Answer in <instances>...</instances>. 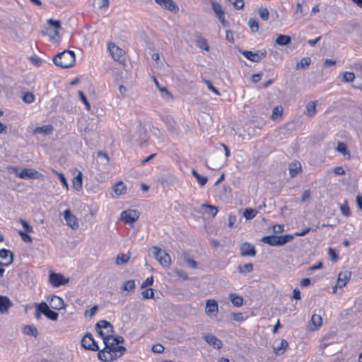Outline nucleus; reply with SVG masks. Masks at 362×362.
Returning a JSON list of instances; mask_svg holds the SVG:
<instances>
[{
    "instance_id": "nucleus-57",
    "label": "nucleus",
    "mask_w": 362,
    "mask_h": 362,
    "mask_svg": "<svg viewBox=\"0 0 362 362\" xmlns=\"http://www.w3.org/2000/svg\"><path fill=\"white\" fill-rule=\"evenodd\" d=\"M328 255L332 262H336L337 260V259H338L337 254L336 253L335 250L333 248L329 247Z\"/></svg>"
},
{
    "instance_id": "nucleus-45",
    "label": "nucleus",
    "mask_w": 362,
    "mask_h": 362,
    "mask_svg": "<svg viewBox=\"0 0 362 362\" xmlns=\"http://www.w3.org/2000/svg\"><path fill=\"white\" fill-rule=\"evenodd\" d=\"M135 283L134 280H128L124 282L122 288L124 291H130L134 289Z\"/></svg>"
},
{
    "instance_id": "nucleus-43",
    "label": "nucleus",
    "mask_w": 362,
    "mask_h": 362,
    "mask_svg": "<svg viewBox=\"0 0 362 362\" xmlns=\"http://www.w3.org/2000/svg\"><path fill=\"white\" fill-rule=\"evenodd\" d=\"M283 114V108L281 106H276L272 110V118L276 119L281 117Z\"/></svg>"
},
{
    "instance_id": "nucleus-62",
    "label": "nucleus",
    "mask_w": 362,
    "mask_h": 362,
    "mask_svg": "<svg viewBox=\"0 0 362 362\" xmlns=\"http://www.w3.org/2000/svg\"><path fill=\"white\" fill-rule=\"evenodd\" d=\"M233 4L235 8L241 9L244 7L245 3L243 0H234Z\"/></svg>"
},
{
    "instance_id": "nucleus-8",
    "label": "nucleus",
    "mask_w": 362,
    "mask_h": 362,
    "mask_svg": "<svg viewBox=\"0 0 362 362\" xmlns=\"http://www.w3.org/2000/svg\"><path fill=\"white\" fill-rule=\"evenodd\" d=\"M47 300L49 303V307L53 310H59L64 308V302L63 299L57 296L52 295L47 297Z\"/></svg>"
},
{
    "instance_id": "nucleus-10",
    "label": "nucleus",
    "mask_w": 362,
    "mask_h": 362,
    "mask_svg": "<svg viewBox=\"0 0 362 362\" xmlns=\"http://www.w3.org/2000/svg\"><path fill=\"white\" fill-rule=\"evenodd\" d=\"M242 257H254L257 254L255 247L249 243H243L240 246Z\"/></svg>"
},
{
    "instance_id": "nucleus-53",
    "label": "nucleus",
    "mask_w": 362,
    "mask_h": 362,
    "mask_svg": "<svg viewBox=\"0 0 362 362\" xmlns=\"http://www.w3.org/2000/svg\"><path fill=\"white\" fill-rule=\"evenodd\" d=\"M198 45L201 49H204L206 51H209V49L208 42L205 38H201L198 41Z\"/></svg>"
},
{
    "instance_id": "nucleus-58",
    "label": "nucleus",
    "mask_w": 362,
    "mask_h": 362,
    "mask_svg": "<svg viewBox=\"0 0 362 362\" xmlns=\"http://www.w3.org/2000/svg\"><path fill=\"white\" fill-rule=\"evenodd\" d=\"M249 25L251 28V30L253 31V32H257L259 29V24L258 23L254 20V19H250L249 21Z\"/></svg>"
},
{
    "instance_id": "nucleus-12",
    "label": "nucleus",
    "mask_w": 362,
    "mask_h": 362,
    "mask_svg": "<svg viewBox=\"0 0 362 362\" xmlns=\"http://www.w3.org/2000/svg\"><path fill=\"white\" fill-rule=\"evenodd\" d=\"M243 55L248 60L253 62H258L266 56V52L259 53V52L243 51Z\"/></svg>"
},
{
    "instance_id": "nucleus-60",
    "label": "nucleus",
    "mask_w": 362,
    "mask_h": 362,
    "mask_svg": "<svg viewBox=\"0 0 362 362\" xmlns=\"http://www.w3.org/2000/svg\"><path fill=\"white\" fill-rule=\"evenodd\" d=\"M153 283V276L148 277L141 284V288H144L147 286H151Z\"/></svg>"
},
{
    "instance_id": "nucleus-5",
    "label": "nucleus",
    "mask_w": 362,
    "mask_h": 362,
    "mask_svg": "<svg viewBox=\"0 0 362 362\" xmlns=\"http://www.w3.org/2000/svg\"><path fill=\"white\" fill-rule=\"evenodd\" d=\"M47 23L50 26L45 28L43 34L49 36L52 40H54L56 37H59L58 30L60 28L61 23L59 21H54L52 19H49Z\"/></svg>"
},
{
    "instance_id": "nucleus-56",
    "label": "nucleus",
    "mask_w": 362,
    "mask_h": 362,
    "mask_svg": "<svg viewBox=\"0 0 362 362\" xmlns=\"http://www.w3.org/2000/svg\"><path fill=\"white\" fill-rule=\"evenodd\" d=\"M98 309V305H94L89 310H86L84 313V315L86 317H92L95 314Z\"/></svg>"
},
{
    "instance_id": "nucleus-1",
    "label": "nucleus",
    "mask_w": 362,
    "mask_h": 362,
    "mask_svg": "<svg viewBox=\"0 0 362 362\" xmlns=\"http://www.w3.org/2000/svg\"><path fill=\"white\" fill-rule=\"evenodd\" d=\"M54 64L61 68L72 67L76 63V54L74 51L64 50L53 57Z\"/></svg>"
},
{
    "instance_id": "nucleus-34",
    "label": "nucleus",
    "mask_w": 362,
    "mask_h": 362,
    "mask_svg": "<svg viewBox=\"0 0 362 362\" xmlns=\"http://www.w3.org/2000/svg\"><path fill=\"white\" fill-rule=\"evenodd\" d=\"M291 42V37L286 35H279L276 43L279 45H287Z\"/></svg>"
},
{
    "instance_id": "nucleus-55",
    "label": "nucleus",
    "mask_w": 362,
    "mask_h": 362,
    "mask_svg": "<svg viewBox=\"0 0 362 362\" xmlns=\"http://www.w3.org/2000/svg\"><path fill=\"white\" fill-rule=\"evenodd\" d=\"M205 83L206 84L209 90H211L213 93H214L216 95H221V93L218 91V90L213 86L211 82L210 81H205Z\"/></svg>"
},
{
    "instance_id": "nucleus-22",
    "label": "nucleus",
    "mask_w": 362,
    "mask_h": 362,
    "mask_svg": "<svg viewBox=\"0 0 362 362\" xmlns=\"http://www.w3.org/2000/svg\"><path fill=\"white\" fill-rule=\"evenodd\" d=\"M38 172L30 168H24L18 174L21 178H36L37 177Z\"/></svg>"
},
{
    "instance_id": "nucleus-35",
    "label": "nucleus",
    "mask_w": 362,
    "mask_h": 362,
    "mask_svg": "<svg viewBox=\"0 0 362 362\" xmlns=\"http://www.w3.org/2000/svg\"><path fill=\"white\" fill-rule=\"evenodd\" d=\"M257 214V211L255 209L247 208L244 211L243 216L247 219L250 220L254 218Z\"/></svg>"
},
{
    "instance_id": "nucleus-16",
    "label": "nucleus",
    "mask_w": 362,
    "mask_h": 362,
    "mask_svg": "<svg viewBox=\"0 0 362 362\" xmlns=\"http://www.w3.org/2000/svg\"><path fill=\"white\" fill-rule=\"evenodd\" d=\"M63 216L68 226H75L78 225L77 218L71 212L69 209H66L64 211Z\"/></svg>"
},
{
    "instance_id": "nucleus-42",
    "label": "nucleus",
    "mask_w": 362,
    "mask_h": 362,
    "mask_svg": "<svg viewBox=\"0 0 362 362\" xmlns=\"http://www.w3.org/2000/svg\"><path fill=\"white\" fill-rule=\"evenodd\" d=\"M129 256H127L123 253H119L116 258V264L117 265L127 263L129 260Z\"/></svg>"
},
{
    "instance_id": "nucleus-32",
    "label": "nucleus",
    "mask_w": 362,
    "mask_h": 362,
    "mask_svg": "<svg viewBox=\"0 0 362 362\" xmlns=\"http://www.w3.org/2000/svg\"><path fill=\"white\" fill-rule=\"evenodd\" d=\"M337 150L339 152H340L341 153H342L344 156H347V159L351 158L350 152L348 150L347 146L344 143H343L341 141L338 142L337 146Z\"/></svg>"
},
{
    "instance_id": "nucleus-11",
    "label": "nucleus",
    "mask_w": 362,
    "mask_h": 362,
    "mask_svg": "<svg viewBox=\"0 0 362 362\" xmlns=\"http://www.w3.org/2000/svg\"><path fill=\"white\" fill-rule=\"evenodd\" d=\"M206 314L210 317L216 316L218 312V305L216 300H208L206 303Z\"/></svg>"
},
{
    "instance_id": "nucleus-30",
    "label": "nucleus",
    "mask_w": 362,
    "mask_h": 362,
    "mask_svg": "<svg viewBox=\"0 0 362 362\" xmlns=\"http://www.w3.org/2000/svg\"><path fill=\"white\" fill-rule=\"evenodd\" d=\"M230 299L233 303V305L235 307H240L243 304V297L235 294L230 293L229 295Z\"/></svg>"
},
{
    "instance_id": "nucleus-2",
    "label": "nucleus",
    "mask_w": 362,
    "mask_h": 362,
    "mask_svg": "<svg viewBox=\"0 0 362 362\" xmlns=\"http://www.w3.org/2000/svg\"><path fill=\"white\" fill-rule=\"evenodd\" d=\"M294 238V235L286 234L282 235H267L262 238L261 241L271 246H282L287 243L291 242Z\"/></svg>"
},
{
    "instance_id": "nucleus-46",
    "label": "nucleus",
    "mask_w": 362,
    "mask_h": 362,
    "mask_svg": "<svg viewBox=\"0 0 362 362\" xmlns=\"http://www.w3.org/2000/svg\"><path fill=\"white\" fill-rule=\"evenodd\" d=\"M310 64V59L309 57H303L302 58L299 62L297 64L298 68L304 69L308 66Z\"/></svg>"
},
{
    "instance_id": "nucleus-59",
    "label": "nucleus",
    "mask_w": 362,
    "mask_h": 362,
    "mask_svg": "<svg viewBox=\"0 0 362 362\" xmlns=\"http://www.w3.org/2000/svg\"><path fill=\"white\" fill-rule=\"evenodd\" d=\"M56 174L58 175L62 185L66 189H69V185H68V182L66 181V179L65 177V176L62 174V173H58L56 172Z\"/></svg>"
},
{
    "instance_id": "nucleus-28",
    "label": "nucleus",
    "mask_w": 362,
    "mask_h": 362,
    "mask_svg": "<svg viewBox=\"0 0 362 362\" xmlns=\"http://www.w3.org/2000/svg\"><path fill=\"white\" fill-rule=\"evenodd\" d=\"M23 331L24 334L33 336L34 337H37L38 335V330L37 327L34 325H25L23 327Z\"/></svg>"
},
{
    "instance_id": "nucleus-19",
    "label": "nucleus",
    "mask_w": 362,
    "mask_h": 362,
    "mask_svg": "<svg viewBox=\"0 0 362 362\" xmlns=\"http://www.w3.org/2000/svg\"><path fill=\"white\" fill-rule=\"evenodd\" d=\"M13 305L12 302L7 296H0V313H5Z\"/></svg>"
},
{
    "instance_id": "nucleus-52",
    "label": "nucleus",
    "mask_w": 362,
    "mask_h": 362,
    "mask_svg": "<svg viewBox=\"0 0 362 362\" xmlns=\"http://www.w3.org/2000/svg\"><path fill=\"white\" fill-rule=\"evenodd\" d=\"M78 95L80 97V99L83 102V103L86 105V110H90V105L88 103V101L86 95H84V93L81 90H79L78 91Z\"/></svg>"
},
{
    "instance_id": "nucleus-3",
    "label": "nucleus",
    "mask_w": 362,
    "mask_h": 362,
    "mask_svg": "<svg viewBox=\"0 0 362 362\" xmlns=\"http://www.w3.org/2000/svg\"><path fill=\"white\" fill-rule=\"evenodd\" d=\"M107 48L115 61L123 66L125 65V52L122 48L112 42H109L107 43Z\"/></svg>"
},
{
    "instance_id": "nucleus-29",
    "label": "nucleus",
    "mask_w": 362,
    "mask_h": 362,
    "mask_svg": "<svg viewBox=\"0 0 362 362\" xmlns=\"http://www.w3.org/2000/svg\"><path fill=\"white\" fill-rule=\"evenodd\" d=\"M52 131L53 127L51 124H48L36 127L34 129V133L49 134H51Z\"/></svg>"
},
{
    "instance_id": "nucleus-7",
    "label": "nucleus",
    "mask_w": 362,
    "mask_h": 362,
    "mask_svg": "<svg viewBox=\"0 0 362 362\" xmlns=\"http://www.w3.org/2000/svg\"><path fill=\"white\" fill-rule=\"evenodd\" d=\"M49 280L54 287H59L69 282V279H65L62 274L55 272H51L49 274Z\"/></svg>"
},
{
    "instance_id": "nucleus-31",
    "label": "nucleus",
    "mask_w": 362,
    "mask_h": 362,
    "mask_svg": "<svg viewBox=\"0 0 362 362\" xmlns=\"http://www.w3.org/2000/svg\"><path fill=\"white\" fill-rule=\"evenodd\" d=\"M254 266L252 263H247L243 265H239L238 267V271L240 274H248L253 271Z\"/></svg>"
},
{
    "instance_id": "nucleus-50",
    "label": "nucleus",
    "mask_w": 362,
    "mask_h": 362,
    "mask_svg": "<svg viewBox=\"0 0 362 362\" xmlns=\"http://www.w3.org/2000/svg\"><path fill=\"white\" fill-rule=\"evenodd\" d=\"M340 209L344 215L348 216L350 214V208L347 201H344V202L341 204Z\"/></svg>"
},
{
    "instance_id": "nucleus-51",
    "label": "nucleus",
    "mask_w": 362,
    "mask_h": 362,
    "mask_svg": "<svg viewBox=\"0 0 362 362\" xmlns=\"http://www.w3.org/2000/svg\"><path fill=\"white\" fill-rule=\"evenodd\" d=\"M259 15L261 18L267 21L269 18V13L267 8L262 7L259 9Z\"/></svg>"
},
{
    "instance_id": "nucleus-48",
    "label": "nucleus",
    "mask_w": 362,
    "mask_h": 362,
    "mask_svg": "<svg viewBox=\"0 0 362 362\" xmlns=\"http://www.w3.org/2000/svg\"><path fill=\"white\" fill-rule=\"evenodd\" d=\"M35 317H36L37 320H40L42 317L41 315H42V313L40 312V310L43 309L42 302H41L40 303H35Z\"/></svg>"
},
{
    "instance_id": "nucleus-14",
    "label": "nucleus",
    "mask_w": 362,
    "mask_h": 362,
    "mask_svg": "<svg viewBox=\"0 0 362 362\" xmlns=\"http://www.w3.org/2000/svg\"><path fill=\"white\" fill-rule=\"evenodd\" d=\"M98 357L103 361H110L117 358V356H113L111 351L105 347L103 350H98Z\"/></svg>"
},
{
    "instance_id": "nucleus-15",
    "label": "nucleus",
    "mask_w": 362,
    "mask_h": 362,
    "mask_svg": "<svg viewBox=\"0 0 362 362\" xmlns=\"http://www.w3.org/2000/svg\"><path fill=\"white\" fill-rule=\"evenodd\" d=\"M43 309L40 310L48 319L56 321L58 319L59 315L57 312L50 310L49 307L45 302H42Z\"/></svg>"
},
{
    "instance_id": "nucleus-17",
    "label": "nucleus",
    "mask_w": 362,
    "mask_h": 362,
    "mask_svg": "<svg viewBox=\"0 0 362 362\" xmlns=\"http://www.w3.org/2000/svg\"><path fill=\"white\" fill-rule=\"evenodd\" d=\"M204 339L209 344L215 346L218 349H221L223 346L222 341L213 334H206L204 336Z\"/></svg>"
},
{
    "instance_id": "nucleus-38",
    "label": "nucleus",
    "mask_w": 362,
    "mask_h": 362,
    "mask_svg": "<svg viewBox=\"0 0 362 362\" xmlns=\"http://www.w3.org/2000/svg\"><path fill=\"white\" fill-rule=\"evenodd\" d=\"M202 208L205 209V211L206 214L211 216H215L218 213V209L216 206L209 205V204H203Z\"/></svg>"
},
{
    "instance_id": "nucleus-26",
    "label": "nucleus",
    "mask_w": 362,
    "mask_h": 362,
    "mask_svg": "<svg viewBox=\"0 0 362 362\" xmlns=\"http://www.w3.org/2000/svg\"><path fill=\"white\" fill-rule=\"evenodd\" d=\"M82 185H83L82 173L81 171H78V175L76 176H75L72 180V185H73V187L76 191H80L82 189Z\"/></svg>"
},
{
    "instance_id": "nucleus-13",
    "label": "nucleus",
    "mask_w": 362,
    "mask_h": 362,
    "mask_svg": "<svg viewBox=\"0 0 362 362\" xmlns=\"http://www.w3.org/2000/svg\"><path fill=\"white\" fill-rule=\"evenodd\" d=\"M155 1L165 9H168L175 13L179 11L178 6L173 0H155Z\"/></svg>"
},
{
    "instance_id": "nucleus-4",
    "label": "nucleus",
    "mask_w": 362,
    "mask_h": 362,
    "mask_svg": "<svg viewBox=\"0 0 362 362\" xmlns=\"http://www.w3.org/2000/svg\"><path fill=\"white\" fill-rule=\"evenodd\" d=\"M153 257L159 262V263L165 267H170L171 264L170 257L165 252L156 246L151 247Z\"/></svg>"
},
{
    "instance_id": "nucleus-9",
    "label": "nucleus",
    "mask_w": 362,
    "mask_h": 362,
    "mask_svg": "<svg viewBox=\"0 0 362 362\" xmlns=\"http://www.w3.org/2000/svg\"><path fill=\"white\" fill-rule=\"evenodd\" d=\"M13 261V254L6 249L0 250V266H8Z\"/></svg>"
},
{
    "instance_id": "nucleus-25",
    "label": "nucleus",
    "mask_w": 362,
    "mask_h": 362,
    "mask_svg": "<svg viewBox=\"0 0 362 362\" xmlns=\"http://www.w3.org/2000/svg\"><path fill=\"white\" fill-rule=\"evenodd\" d=\"M301 164L299 161L292 162L289 165V173L291 177H296L298 173H301Z\"/></svg>"
},
{
    "instance_id": "nucleus-21",
    "label": "nucleus",
    "mask_w": 362,
    "mask_h": 362,
    "mask_svg": "<svg viewBox=\"0 0 362 362\" xmlns=\"http://www.w3.org/2000/svg\"><path fill=\"white\" fill-rule=\"evenodd\" d=\"M106 329V334H113L114 329L112 325L110 324V322H107V320H100L97 322L95 325V329Z\"/></svg>"
},
{
    "instance_id": "nucleus-33",
    "label": "nucleus",
    "mask_w": 362,
    "mask_h": 362,
    "mask_svg": "<svg viewBox=\"0 0 362 362\" xmlns=\"http://www.w3.org/2000/svg\"><path fill=\"white\" fill-rule=\"evenodd\" d=\"M93 335L90 333H86L85 336L81 339V346L88 350H90L91 339Z\"/></svg>"
},
{
    "instance_id": "nucleus-24",
    "label": "nucleus",
    "mask_w": 362,
    "mask_h": 362,
    "mask_svg": "<svg viewBox=\"0 0 362 362\" xmlns=\"http://www.w3.org/2000/svg\"><path fill=\"white\" fill-rule=\"evenodd\" d=\"M127 189V185L121 180L112 186V190L117 196L125 194Z\"/></svg>"
},
{
    "instance_id": "nucleus-37",
    "label": "nucleus",
    "mask_w": 362,
    "mask_h": 362,
    "mask_svg": "<svg viewBox=\"0 0 362 362\" xmlns=\"http://www.w3.org/2000/svg\"><path fill=\"white\" fill-rule=\"evenodd\" d=\"M316 105L317 101H312L307 104L306 110L307 115L310 117H313L316 113Z\"/></svg>"
},
{
    "instance_id": "nucleus-49",
    "label": "nucleus",
    "mask_w": 362,
    "mask_h": 362,
    "mask_svg": "<svg viewBox=\"0 0 362 362\" xmlns=\"http://www.w3.org/2000/svg\"><path fill=\"white\" fill-rule=\"evenodd\" d=\"M144 299L153 298L154 296V292L152 288H147L141 293Z\"/></svg>"
},
{
    "instance_id": "nucleus-18",
    "label": "nucleus",
    "mask_w": 362,
    "mask_h": 362,
    "mask_svg": "<svg viewBox=\"0 0 362 362\" xmlns=\"http://www.w3.org/2000/svg\"><path fill=\"white\" fill-rule=\"evenodd\" d=\"M351 277V272L345 271L339 274L337 279V286L339 288H343L346 286V283Z\"/></svg>"
},
{
    "instance_id": "nucleus-61",
    "label": "nucleus",
    "mask_w": 362,
    "mask_h": 362,
    "mask_svg": "<svg viewBox=\"0 0 362 362\" xmlns=\"http://www.w3.org/2000/svg\"><path fill=\"white\" fill-rule=\"evenodd\" d=\"M152 351L156 354H160L164 351V347L160 344H155L152 346Z\"/></svg>"
},
{
    "instance_id": "nucleus-54",
    "label": "nucleus",
    "mask_w": 362,
    "mask_h": 362,
    "mask_svg": "<svg viewBox=\"0 0 362 362\" xmlns=\"http://www.w3.org/2000/svg\"><path fill=\"white\" fill-rule=\"evenodd\" d=\"M184 259L185 260V262H187V264H189V267H191L192 268L197 267V262L192 259H190L187 254H185V253L184 254Z\"/></svg>"
},
{
    "instance_id": "nucleus-47",
    "label": "nucleus",
    "mask_w": 362,
    "mask_h": 362,
    "mask_svg": "<svg viewBox=\"0 0 362 362\" xmlns=\"http://www.w3.org/2000/svg\"><path fill=\"white\" fill-rule=\"evenodd\" d=\"M23 100L26 103H32L35 100V96L32 93L26 92L23 94Z\"/></svg>"
},
{
    "instance_id": "nucleus-39",
    "label": "nucleus",
    "mask_w": 362,
    "mask_h": 362,
    "mask_svg": "<svg viewBox=\"0 0 362 362\" xmlns=\"http://www.w3.org/2000/svg\"><path fill=\"white\" fill-rule=\"evenodd\" d=\"M108 349L111 351L113 356H117V353L118 351H124L126 350L124 346H115V344L112 343L110 345L108 344Z\"/></svg>"
},
{
    "instance_id": "nucleus-41",
    "label": "nucleus",
    "mask_w": 362,
    "mask_h": 362,
    "mask_svg": "<svg viewBox=\"0 0 362 362\" xmlns=\"http://www.w3.org/2000/svg\"><path fill=\"white\" fill-rule=\"evenodd\" d=\"M355 79V74L351 71H345L342 75V80L344 82H353Z\"/></svg>"
},
{
    "instance_id": "nucleus-36",
    "label": "nucleus",
    "mask_w": 362,
    "mask_h": 362,
    "mask_svg": "<svg viewBox=\"0 0 362 362\" xmlns=\"http://www.w3.org/2000/svg\"><path fill=\"white\" fill-rule=\"evenodd\" d=\"M192 173L193 176L197 179V180L199 182L200 186H204L206 184L207 180H208L206 177L201 175L194 169L192 170Z\"/></svg>"
},
{
    "instance_id": "nucleus-63",
    "label": "nucleus",
    "mask_w": 362,
    "mask_h": 362,
    "mask_svg": "<svg viewBox=\"0 0 362 362\" xmlns=\"http://www.w3.org/2000/svg\"><path fill=\"white\" fill-rule=\"evenodd\" d=\"M311 195L310 191L309 189L305 190L303 193L302 197H301V202H304L308 199H310Z\"/></svg>"
},
{
    "instance_id": "nucleus-40",
    "label": "nucleus",
    "mask_w": 362,
    "mask_h": 362,
    "mask_svg": "<svg viewBox=\"0 0 362 362\" xmlns=\"http://www.w3.org/2000/svg\"><path fill=\"white\" fill-rule=\"evenodd\" d=\"M311 322L314 325V329H317L322 325V319L320 315L314 314L311 317Z\"/></svg>"
},
{
    "instance_id": "nucleus-64",
    "label": "nucleus",
    "mask_w": 362,
    "mask_h": 362,
    "mask_svg": "<svg viewBox=\"0 0 362 362\" xmlns=\"http://www.w3.org/2000/svg\"><path fill=\"white\" fill-rule=\"evenodd\" d=\"M356 203L358 207L362 211V193L356 197Z\"/></svg>"
},
{
    "instance_id": "nucleus-44",
    "label": "nucleus",
    "mask_w": 362,
    "mask_h": 362,
    "mask_svg": "<svg viewBox=\"0 0 362 362\" xmlns=\"http://www.w3.org/2000/svg\"><path fill=\"white\" fill-rule=\"evenodd\" d=\"M100 336L103 338L104 344L108 347L109 340L112 338V334H105L102 329H96Z\"/></svg>"
},
{
    "instance_id": "nucleus-6",
    "label": "nucleus",
    "mask_w": 362,
    "mask_h": 362,
    "mask_svg": "<svg viewBox=\"0 0 362 362\" xmlns=\"http://www.w3.org/2000/svg\"><path fill=\"white\" fill-rule=\"evenodd\" d=\"M139 217V213L137 210L128 209L121 213L120 218L124 224H132Z\"/></svg>"
},
{
    "instance_id": "nucleus-23",
    "label": "nucleus",
    "mask_w": 362,
    "mask_h": 362,
    "mask_svg": "<svg viewBox=\"0 0 362 362\" xmlns=\"http://www.w3.org/2000/svg\"><path fill=\"white\" fill-rule=\"evenodd\" d=\"M24 230H18V234L21 237V239L27 243H32L33 238L30 236V233L33 232V228H23Z\"/></svg>"
},
{
    "instance_id": "nucleus-27",
    "label": "nucleus",
    "mask_w": 362,
    "mask_h": 362,
    "mask_svg": "<svg viewBox=\"0 0 362 362\" xmlns=\"http://www.w3.org/2000/svg\"><path fill=\"white\" fill-rule=\"evenodd\" d=\"M288 346V341L286 339H282L279 345L274 347V352L276 355L282 354Z\"/></svg>"
},
{
    "instance_id": "nucleus-20",
    "label": "nucleus",
    "mask_w": 362,
    "mask_h": 362,
    "mask_svg": "<svg viewBox=\"0 0 362 362\" xmlns=\"http://www.w3.org/2000/svg\"><path fill=\"white\" fill-rule=\"evenodd\" d=\"M212 7L219 21L223 25H224L226 23L225 13L222 8L221 5L218 3L214 2L212 4Z\"/></svg>"
}]
</instances>
